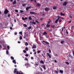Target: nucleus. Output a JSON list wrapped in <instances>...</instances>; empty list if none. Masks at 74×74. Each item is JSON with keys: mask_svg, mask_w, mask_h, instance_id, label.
<instances>
[{"mask_svg": "<svg viewBox=\"0 0 74 74\" xmlns=\"http://www.w3.org/2000/svg\"><path fill=\"white\" fill-rule=\"evenodd\" d=\"M69 18H72V16L71 15H70L69 16Z\"/></svg>", "mask_w": 74, "mask_h": 74, "instance_id": "43", "label": "nucleus"}, {"mask_svg": "<svg viewBox=\"0 0 74 74\" xmlns=\"http://www.w3.org/2000/svg\"><path fill=\"white\" fill-rule=\"evenodd\" d=\"M16 0H15L13 2V5L15 4H16Z\"/></svg>", "mask_w": 74, "mask_h": 74, "instance_id": "14", "label": "nucleus"}, {"mask_svg": "<svg viewBox=\"0 0 74 74\" xmlns=\"http://www.w3.org/2000/svg\"><path fill=\"white\" fill-rule=\"evenodd\" d=\"M22 36H20V37H19V39L20 40H22Z\"/></svg>", "mask_w": 74, "mask_h": 74, "instance_id": "27", "label": "nucleus"}, {"mask_svg": "<svg viewBox=\"0 0 74 74\" xmlns=\"http://www.w3.org/2000/svg\"><path fill=\"white\" fill-rule=\"evenodd\" d=\"M59 71H60V73H63V71L62 70H60Z\"/></svg>", "mask_w": 74, "mask_h": 74, "instance_id": "25", "label": "nucleus"}, {"mask_svg": "<svg viewBox=\"0 0 74 74\" xmlns=\"http://www.w3.org/2000/svg\"><path fill=\"white\" fill-rule=\"evenodd\" d=\"M31 8V6H29V7H27V8H26V11H28V10H29V9L30 8Z\"/></svg>", "mask_w": 74, "mask_h": 74, "instance_id": "9", "label": "nucleus"}, {"mask_svg": "<svg viewBox=\"0 0 74 74\" xmlns=\"http://www.w3.org/2000/svg\"><path fill=\"white\" fill-rule=\"evenodd\" d=\"M29 64H25V66H26V67L27 68L28 66H29Z\"/></svg>", "mask_w": 74, "mask_h": 74, "instance_id": "15", "label": "nucleus"}, {"mask_svg": "<svg viewBox=\"0 0 74 74\" xmlns=\"http://www.w3.org/2000/svg\"><path fill=\"white\" fill-rule=\"evenodd\" d=\"M25 20H27L28 19V18L27 17H25V18H24Z\"/></svg>", "mask_w": 74, "mask_h": 74, "instance_id": "58", "label": "nucleus"}, {"mask_svg": "<svg viewBox=\"0 0 74 74\" xmlns=\"http://www.w3.org/2000/svg\"><path fill=\"white\" fill-rule=\"evenodd\" d=\"M66 34H69L68 32L67 31V30H66Z\"/></svg>", "mask_w": 74, "mask_h": 74, "instance_id": "52", "label": "nucleus"}, {"mask_svg": "<svg viewBox=\"0 0 74 74\" xmlns=\"http://www.w3.org/2000/svg\"><path fill=\"white\" fill-rule=\"evenodd\" d=\"M55 72H56V73H58V71H57L56 70L55 71Z\"/></svg>", "mask_w": 74, "mask_h": 74, "instance_id": "63", "label": "nucleus"}, {"mask_svg": "<svg viewBox=\"0 0 74 74\" xmlns=\"http://www.w3.org/2000/svg\"><path fill=\"white\" fill-rule=\"evenodd\" d=\"M23 26H24V27H26L27 26V25L25 24H23Z\"/></svg>", "mask_w": 74, "mask_h": 74, "instance_id": "30", "label": "nucleus"}, {"mask_svg": "<svg viewBox=\"0 0 74 74\" xmlns=\"http://www.w3.org/2000/svg\"><path fill=\"white\" fill-rule=\"evenodd\" d=\"M22 19L23 20L25 21V19L24 18V17L22 18Z\"/></svg>", "mask_w": 74, "mask_h": 74, "instance_id": "47", "label": "nucleus"}, {"mask_svg": "<svg viewBox=\"0 0 74 74\" xmlns=\"http://www.w3.org/2000/svg\"><path fill=\"white\" fill-rule=\"evenodd\" d=\"M24 60H25L27 61H28V59L27 58H25V59H24Z\"/></svg>", "mask_w": 74, "mask_h": 74, "instance_id": "42", "label": "nucleus"}, {"mask_svg": "<svg viewBox=\"0 0 74 74\" xmlns=\"http://www.w3.org/2000/svg\"><path fill=\"white\" fill-rule=\"evenodd\" d=\"M6 54H7V55H8V51H6Z\"/></svg>", "mask_w": 74, "mask_h": 74, "instance_id": "54", "label": "nucleus"}, {"mask_svg": "<svg viewBox=\"0 0 74 74\" xmlns=\"http://www.w3.org/2000/svg\"><path fill=\"white\" fill-rule=\"evenodd\" d=\"M30 23H32V24H33L34 25H36V23L35 22H30Z\"/></svg>", "mask_w": 74, "mask_h": 74, "instance_id": "18", "label": "nucleus"}, {"mask_svg": "<svg viewBox=\"0 0 74 74\" xmlns=\"http://www.w3.org/2000/svg\"><path fill=\"white\" fill-rule=\"evenodd\" d=\"M59 23H61L62 22V20L60 19H59Z\"/></svg>", "mask_w": 74, "mask_h": 74, "instance_id": "36", "label": "nucleus"}, {"mask_svg": "<svg viewBox=\"0 0 74 74\" xmlns=\"http://www.w3.org/2000/svg\"><path fill=\"white\" fill-rule=\"evenodd\" d=\"M36 46L35 45H34L32 46V49H36Z\"/></svg>", "mask_w": 74, "mask_h": 74, "instance_id": "6", "label": "nucleus"}, {"mask_svg": "<svg viewBox=\"0 0 74 74\" xmlns=\"http://www.w3.org/2000/svg\"><path fill=\"white\" fill-rule=\"evenodd\" d=\"M12 62L13 63H14V64H16V62L15 60H13Z\"/></svg>", "mask_w": 74, "mask_h": 74, "instance_id": "22", "label": "nucleus"}, {"mask_svg": "<svg viewBox=\"0 0 74 74\" xmlns=\"http://www.w3.org/2000/svg\"><path fill=\"white\" fill-rule=\"evenodd\" d=\"M40 70H41V71H43V70L40 67Z\"/></svg>", "mask_w": 74, "mask_h": 74, "instance_id": "45", "label": "nucleus"}, {"mask_svg": "<svg viewBox=\"0 0 74 74\" xmlns=\"http://www.w3.org/2000/svg\"><path fill=\"white\" fill-rule=\"evenodd\" d=\"M29 20H32V18L31 16L29 17Z\"/></svg>", "mask_w": 74, "mask_h": 74, "instance_id": "39", "label": "nucleus"}, {"mask_svg": "<svg viewBox=\"0 0 74 74\" xmlns=\"http://www.w3.org/2000/svg\"><path fill=\"white\" fill-rule=\"evenodd\" d=\"M26 5V4H22V6H23V7H24Z\"/></svg>", "mask_w": 74, "mask_h": 74, "instance_id": "35", "label": "nucleus"}, {"mask_svg": "<svg viewBox=\"0 0 74 74\" xmlns=\"http://www.w3.org/2000/svg\"><path fill=\"white\" fill-rule=\"evenodd\" d=\"M47 56H49V58H51V55H49V53H47Z\"/></svg>", "mask_w": 74, "mask_h": 74, "instance_id": "13", "label": "nucleus"}, {"mask_svg": "<svg viewBox=\"0 0 74 74\" xmlns=\"http://www.w3.org/2000/svg\"><path fill=\"white\" fill-rule=\"evenodd\" d=\"M35 22H36L37 24H39V22L38 21H35Z\"/></svg>", "mask_w": 74, "mask_h": 74, "instance_id": "31", "label": "nucleus"}, {"mask_svg": "<svg viewBox=\"0 0 74 74\" xmlns=\"http://www.w3.org/2000/svg\"><path fill=\"white\" fill-rule=\"evenodd\" d=\"M40 63L43 64H44V61H43V60H40Z\"/></svg>", "mask_w": 74, "mask_h": 74, "instance_id": "16", "label": "nucleus"}, {"mask_svg": "<svg viewBox=\"0 0 74 74\" xmlns=\"http://www.w3.org/2000/svg\"><path fill=\"white\" fill-rule=\"evenodd\" d=\"M49 52L50 53H51V51L50 49H49Z\"/></svg>", "mask_w": 74, "mask_h": 74, "instance_id": "59", "label": "nucleus"}, {"mask_svg": "<svg viewBox=\"0 0 74 74\" xmlns=\"http://www.w3.org/2000/svg\"><path fill=\"white\" fill-rule=\"evenodd\" d=\"M60 15L62 16H64L65 15V14H63L62 12H60Z\"/></svg>", "mask_w": 74, "mask_h": 74, "instance_id": "10", "label": "nucleus"}, {"mask_svg": "<svg viewBox=\"0 0 74 74\" xmlns=\"http://www.w3.org/2000/svg\"><path fill=\"white\" fill-rule=\"evenodd\" d=\"M17 71H18V70L16 69H14V74H15L16 73V72Z\"/></svg>", "mask_w": 74, "mask_h": 74, "instance_id": "7", "label": "nucleus"}, {"mask_svg": "<svg viewBox=\"0 0 74 74\" xmlns=\"http://www.w3.org/2000/svg\"><path fill=\"white\" fill-rule=\"evenodd\" d=\"M71 22H72V21H69V23H71Z\"/></svg>", "mask_w": 74, "mask_h": 74, "instance_id": "62", "label": "nucleus"}, {"mask_svg": "<svg viewBox=\"0 0 74 74\" xmlns=\"http://www.w3.org/2000/svg\"><path fill=\"white\" fill-rule=\"evenodd\" d=\"M51 27L52 28H54L55 27V25H51Z\"/></svg>", "mask_w": 74, "mask_h": 74, "instance_id": "33", "label": "nucleus"}, {"mask_svg": "<svg viewBox=\"0 0 74 74\" xmlns=\"http://www.w3.org/2000/svg\"><path fill=\"white\" fill-rule=\"evenodd\" d=\"M7 48L8 49H9V46H7Z\"/></svg>", "mask_w": 74, "mask_h": 74, "instance_id": "50", "label": "nucleus"}, {"mask_svg": "<svg viewBox=\"0 0 74 74\" xmlns=\"http://www.w3.org/2000/svg\"><path fill=\"white\" fill-rule=\"evenodd\" d=\"M55 57H58V54H55Z\"/></svg>", "mask_w": 74, "mask_h": 74, "instance_id": "56", "label": "nucleus"}, {"mask_svg": "<svg viewBox=\"0 0 74 74\" xmlns=\"http://www.w3.org/2000/svg\"><path fill=\"white\" fill-rule=\"evenodd\" d=\"M25 50H26V51H28V47H26V48H25Z\"/></svg>", "mask_w": 74, "mask_h": 74, "instance_id": "34", "label": "nucleus"}, {"mask_svg": "<svg viewBox=\"0 0 74 74\" xmlns=\"http://www.w3.org/2000/svg\"><path fill=\"white\" fill-rule=\"evenodd\" d=\"M37 5L38 6V7L40 6H41V4H40V3H37Z\"/></svg>", "mask_w": 74, "mask_h": 74, "instance_id": "28", "label": "nucleus"}, {"mask_svg": "<svg viewBox=\"0 0 74 74\" xmlns=\"http://www.w3.org/2000/svg\"><path fill=\"white\" fill-rule=\"evenodd\" d=\"M73 56H74V51H73Z\"/></svg>", "mask_w": 74, "mask_h": 74, "instance_id": "61", "label": "nucleus"}, {"mask_svg": "<svg viewBox=\"0 0 74 74\" xmlns=\"http://www.w3.org/2000/svg\"><path fill=\"white\" fill-rule=\"evenodd\" d=\"M28 54H26L25 55V56H26V57H28Z\"/></svg>", "mask_w": 74, "mask_h": 74, "instance_id": "53", "label": "nucleus"}, {"mask_svg": "<svg viewBox=\"0 0 74 74\" xmlns=\"http://www.w3.org/2000/svg\"><path fill=\"white\" fill-rule=\"evenodd\" d=\"M67 3H68V2L67 1L65 2L62 4V5L66 6V5L67 4Z\"/></svg>", "mask_w": 74, "mask_h": 74, "instance_id": "3", "label": "nucleus"}, {"mask_svg": "<svg viewBox=\"0 0 74 74\" xmlns=\"http://www.w3.org/2000/svg\"><path fill=\"white\" fill-rule=\"evenodd\" d=\"M50 22H51L50 20L49 19V21L47 22V24H50Z\"/></svg>", "mask_w": 74, "mask_h": 74, "instance_id": "29", "label": "nucleus"}, {"mask_svg": "<svg viewBox=\"0 0 74 74\" xmlns=\"http://www.w3.org/2000/svg\"><path fill=\"white\" fill-rule=\"evenodd\" d=\"M20 13H23L24 12L23 10H20Z\"/></svg>", "mask_w": 74, "mask_h": 74, "instance_id": "37", "label": "nucleus"}, {"mask_svg": "<svg viewBox=\"0 0 74 74\" xmlns=\"http://www.w3.org/2000/svg\"><path fill=\"white\" fill-rule=\"evenodd\" d=\"M57 7L56 6H54L53 7V10H56L57 9Z\"/></svg>", "mask_w": 74, "mask_h": 74, "instance_id": "12", "label": "nucleus"}, {"mask_svg": "<svg viewBox=\"0 0 74 74\" xmlns=\"http://www.w3.org/2000/svg\"><path fill=\"white\" fill-rule=\"evenodd\" d=\"M19 34H20V35H22V32H19Z\"/></svg>", "mask_w": 74, "mask_h": 74, "instance_id": "38", "label": "nucleus"}, {"mask_svg": "<svg viewBox=\"0 0 74 74\" xmlns=\"http://www.w3.org/2000/svg\"><path fill=\"white\" fill-rule=\"evenodd\" d=\"M36 54V52H35V53H34V55H35Z\"/></svg>", "mask_w": 74, "mask_h": 74, "instance_id": "60", "label": "nucleus"}, {"mask_svg": "<svg viewBox=\"0 0 74 74\" xmlns=\"http://www.w3.org/2000/svg\"><path fill=\"white\" fill-rule=\"evenodd\" d=\"M45 10L46 11H48L49 10V8H46L45 9Z\"/></svg>", "mask_w": 74, "mask_h": 74, "instance_id": "5", "label": "nucleus"}, {"mask_svg": "<svg viewBox=\"0 0 74 74\" xmlns=\"http://www.w3.org/2000/svg\"><path fill=\"white\" fill-rule=\"evenodd\" d=\"M54 62H55L56 63H57V61L55 60H54Z\"/></svg>", "mask_w": 74, "mask_h": 74, "instance_id": "64", "label": "nucleus"}, {"mask_svg": "<svg viewBox=\"0 0 74 74\" xmlns=\"http://www.w3.org/2000/svg\"><path fill=\"white\" fill-rule=\"evenodd\" d=\"M10 58H11V59L12 60H14V58L12 56Z\"/></svg>", "mask_w": 74, "mask_h": 74, "instance_id": "26", "label": "nucleus"}, {"mask_svg": "<svg viewBox=\"0 0 74 74\" xmlns=\"http://www.w3.org/2000/svg\"><path fill=\"white\" fill-rule=\"evenodd\" d=\"M42 42H44L45 43H46V44H47V45H49V42L45 41H42Z\"/></svg>", "mask_w": 74, "mask_h": 74, "instance_id": "8", "label": "nucleus"}, {"mask_svg": "<svg viewBox=\"0 0 74 74\" xmlns=\"http://www.w3.org/2000/svg\"><path fill=\"white\" fill-rule=\"evenodd\" d=\"M65 63H66V64H69V63L68 62H65Z\"/></svg>", "mask_w": 74, "mask_h": 74, "instance_id": "32", "label": "nucleus"}, {"mask_svg": "<svg viewBox=\"0 0 74 74\" xmlns=\"http://www.w3.org/2000/svg\"><path fill=\"white\" fill-rule=\"evenodd\" d=\"M17 34V33L16 32H14V35H16Z\"/></svg>", "mask_w": 74, "mask_h": 74, "instance_id": "51", "label": "nucleus"}, {"mask_svg": "<svg viewBox=\"0 0 74 74\" xmlns=\"http://www.w3.org/2000/svg\"><path fill=\"white\" fill-rule=\"evenodd\" d=\"M47 34V33L46 32H44V33H42V35L44 36Z\"/></svg>", "mask_w": 74, "mask_h": 74, "instance_id": "11", "label": "nucleus"}, {"mask_svg": "<svg viewBox=\"0 0 74 74\" xmlns=\"http://www.w3.org/2000/svg\"><path fill=\"white\" fill-rule=\"evenodd\" d=\"M8 17H10V14L8 13Z\"/></svg>", "mask_w": 74, "mask_h": 74, "instance_id": "55", "label": "nucleus"}, {"mask_svg": "<svg viewBox=\"0 0 74 74\" xmlns=\"http://www.w3.org/2000/svg\"><path fill=\"white\" fill-rule=\"evenodd\" d=\"M9 12V11H8V10L7 9H6L5 10V11H4V13L5 14H6L8 13Z\"/></svg>", "mask_w": 74, "mask_h": 74, "instance_id": "1", "label": "nucleus"}, {"mask_svg": "<svg viewBox=\"0 0 74 74\" xmlns=\"http://www.w3.org/2000/svg\"><path fill=\"white\" fill-rule=\"evenodd\" d=\"M31 28L32 27H31V26L29 27V28H28V29H31Z\"/></svg>", "mask_w": 74, "mask_h": 74, "instance_id": "48", "label": "nucleus"}, {"mask_svg": "<svg viewBox=\"0 0 74 74\" xmlns=\"http://www.w3.org/2000/svg\"><path fill=\"white\" fill-rule=\"evenodd\" d=\"M18 12V10H15V12Z\"/></svg>", "mask_w": 74, "mask_h": 74, "instance_id": "46", "label": "nucleus"}, {"mask_svg": "<svg viewBox=\"0 0 74 74\" xmlns=\"http://www.w3.org/2000/svg\"><path fill=\"white\" fill-rule=\"evenodd\" d=\"M50 25H48L47 24V25H46V27H47V28L49 27H50Z\"/></svg>", "mask_w": 74, "mask_h": 74, "instance_id": "19", "label": "nucleus"}, {"mask_svg": "<svg viewBox=\"0 0 74 74\" xmlns=\"http://www.w3.org/2000/svg\"><path fill=\"white\" fill-rule=\"evenodd\" d=\"M64 43V41H62L60 42V43L62 44H63Z\"/></svg>", "mask_w": 74, "mask_h": 74, "instance_id": "23", "label": "nucleus"}, {"mask_svg": "<svg viewBox=\"0 0 74 74\" xmlns=\"http://www.w3.org/2000/svg\"><path fill=\"white\" fill-rule=\"evenodd\" d=\"M43 18H41L40 19V21H43Z\"/></svg>", "mask_w": 74, "mask_h": 74, "instance_id": "49", "label": "nucleus"}, {"mask_svg": "<svg viewBox=\"0 0 74 74\" xmlns=\"http://www.w3.org/2000/svg\"><path fill=\"white\" fill-rule=\"evenodd\" d=\"M40 52H41V51H37V53H39Z\"/></svg>", "mask_w": 74, "mask_h": 74, "instance_id": "41", "label": "nucleus"}, {"mask_svg": "<svg viewBox=\"0 0 74 74\" xmlns=\"http://www.w3.org/2000/svg\"><path fill=\"white\" fill-rule=\"evenodd\" d=\"M25 45L26 46H27L28 45V42H26L25 43Z\"/></svg>", "mask_w": 74, "mask_h": 74, "instance_id": "24", "label": "nucleus"}, {"mask_svg": "<svg viewBox=\"0 0 74 74\" xmlns=\"http://www.w3.org/2000/svg\"><path fill=\"white\" fill-rule=\"evenodd\" d=\"M31 60H33V59H34V57H31Z\"/></svg>", "mask_w": 74, "mask_h": 74, "instance_id": "44", "label": "nucleus"}, {"mask_svg": "<svg viewBox=\"0 0 74 74\" xmlns=\"http://www.w3.org/2000/svg\"><path fill=\"white\" fill-rule=\"evenodd\" d=\"M23 52L24 53H26V51L25 50H23Z\"/></svg>", "mask_w": 74, "mask_h": 74, "instance_id": "40", "label": "nucleus"}, {"mask_svg": "<svg viewBox=\"0 0 74 74\" xmlns=\"http://www.w3.org/2000/svg\"><path fill=\"white\" fill-rule=\"evenodd\" d=\"M43 67H42V68H44V69L45 70H46V67H45V65H43Z\"/></svg>", "mask_w": 74, "mask_h": 74, "instance_id": "21", "label": "nucleus"}, {"mask_svg": "<svg viewBox=\"0 0 74 74\" xmlns=\"http://www.w3.org/2000/svg\"><path fill=\"white\" fill-rule=\"evenodd\" d=\"M29 13L31 15H34L36 14V13L34 12H30Z\"/></svg>", "mask_w": 74, "mask_h": 74, "instance_id": "4", "label": "nucleus"}, {"mask_svg": "<svg viewBox=\"0 0 74 74\" xmlns=\"http://www.w3.org/2000/svg\"><path fill=\"white\" fill-rule=\"evenodd\" d=\"M57 18H58L57 19H58V20H59L60 18L62 19H64V18H63V17H60V16H57Z\"/></svg>", "mask_w": 74, "mask_h": 74, "instance_id": "2", "label": "nucleus"}, {"mask_svg": "<svg viewBox=\"0 0 74 74\" xmlns=\"http://www.w3.org/2000/svg\"><path fill=\"white\" fill-rule=\"evenodd\" d=\"M16 73V74H24L23 73H21L18 71H17Z\"/></svg>", "mask_w": 74, "mask_h": 74, "instance_id": "17", "label": "nucleus"}, {"mask_svg": "<svg viewBox=\"0 0 74 74\" xmlns=\"http://www.w3.org/2000/svg\"><path fill=\"white\" fill-rule=\"evenodd\" d=\"M59 21V19H57L56 21H55V23H58V21Z\"/></svg>", "mask_w": 74, "mask_h": 74, "instance_id": "20", "label": "nucleus"}, {"mask_svg": "<svg viewBox=\"0 0 74 74\" xmlns=\"http://www.w3.org/2000/svg\"><path fill=\"white\" fill-rule=\"evenodd\" d=\"M68 56H69V57H70L71 56V54H69L68 55Z\"/></svg>", "mask_w": 74, "mask_h": 74, "instance_id": "57", "label": "nucleus"}]
</instances>
